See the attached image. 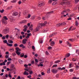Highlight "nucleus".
I'll return each mask as SVG.
<instances>
[{
    "label": "nucleus",
    "instance_id": "nucleus-43",
    "mask_svg": "<svg viewBox=\"0 0 79 79\" xmlns=\"http://www.w3.org/2000/svg\"><path fill=\"white\" fill-rule=\"evenodd\" d=\"M35 17L34 16H33L31 17V19H35Z\"/></svg>",
    "mask_w": 79,
    "mask_h": 79
},
{
    "label": "nucleus",
    "instance_id": "nucleus-33",
    "mask_svg": "<svg viewBox=\"0 0 79 79\" xmlns=\"http://www.w3.org/2000/svg\"><path fill=\"white\" fill-rule=\"evenodd\" d=\"M11 2L14 3H16V0H13V1H11Z\"/></svg>",
    "mask_w": 79,
    "mask_h": 79
},
{
    "label": "nucleus",
    "instance_id": "nucleus-25",
    "mask_svg": "<svg viewBox=\"0 0 79 79\" xmlns=\"http://www.w3.org/2000/svg\"><path fill=\"white\" fill-rule=\"evenodd\" d=\"M32 24H31L29 27L30 29V30H32V27H33Z\"/></svg>",
    "mask_w": 79,
    "mask_h": 79
},
{
    "label": "nucleus",
    "instance_id": "nucleus-7",
    "mask_svg": "<svg viewBox=\"0 0 79 79\" xmlns=\"http://www.w3.org/2000/svg\"><path fill=\"white\" fill-rule=\"evenodd\" d=\"M70 10H66L64 11L63 12H61V14L62 15H64V13H66V12H69Z\"/></svg>",
    "mask_w": 79,
    "mask_h": 79
},
{
    "label": "nucleus",
    "instance_id": "nucleus-27",
    "mask_svg": "<svg viewBox=\"0 0 79 79\" xmlns=\"http://www.w3.org/2000/svg\"><path fill=\"white\" fill-rule=\"evenodd\" d=\"M8 42L9 43H10V44H13V42L11 40H8Z\"/></svg>",
    "mask_w": 79,
    "mask_h": 79
},
{
    "label": "nucleus",
    "instance_id": "nucleus-16",
    "mask_svg": "<svg viewBox=\"0 0 79 79\" xmlns=\"http://www.w3.org/2000/svg\"><path fill=\"white\" fill-rule=\"evenodd\" d=\"M48 18V16L47 15V17H43L42 19L43 20H45V19H47V18Z\"/></svg>",
    "mask_w": 79,
    "mask_h": 79
},
{
    "label": "nucleus",
    "instance_id": "nucleus-29",
    "mask_svg": "<svg viewBox=\"0 0 79 79\" xmlns=\"http://www.w3.org/2000/svg\"><path fill=\"white\" fill-rule=\"evenodd\" d=\"M70 56V54H67L65 56V57L67 58V57H69Z\"/></svg>",
    "mask_w": 79,
    "mask_h": 79
},
{
    "label": "nucleus",
    "instance_id": "nucleus-46",
    "mask_svg": "<svg viewBox=\"0 0 79 79\" xmlns=\"http://www.w3.org/2000/svg\"><path fill=\"white\" fill-rule=\"evenodd\" d=\"M69 40H70L71 42H73V41H74V39H69Z\"/></svg>",
    "mask_w": 79,
    "mask_h": 79
},
{
    "label": "nucleus",
    "instance_id": "nucleus-56",
    "mask_svg": "<svg viewBox=\"0 0 79 79\" xmlns=\"http://www.w3.org/2000/svg\"><path fill=\"white\" fill-rule=\"evenodd\" d=\"M63 41L62 40H60L59 41V44H62Z\"/></svg>",
    "mask_w": 79,
    "mask_h": 79
},
{
    "label": "nucleus",
    "instance_id": "nucleus-21",
    "mask_svg": "<svg viewBox=\"0 0 79 79\" xmlns=\"http://www.w3.org/2000/svg\"><path fill=\"white\" fill-rule=\"evenodd\" d=\"M12 8H13V6H9L7 8V10H11V9H12Z\"/></svg>",
    "mask_w": 79,
    "mask_h": 79
},
{
    "label": "nucleus",
    "instance_id": "nucleus-17",
    "mask_svg": "<svg viewBox=\"0 0 79 79\" xmlns=\"http://www.w3.org/2000/svg\"><path fill=\"white\" fill-rule=\"evenodd\" d=\"M20 57L21 58H23V57H24V54L22 53H21L20 55Z\"/></svg>",
    "mask_w": 79,
    "mask_h": 79
},
{
    "label": "nucleus",
    "instance_id": "nucleus-14",
    "mask_svg": "<svg viewBox=\"0 0 79 79\" xmlns=\"http://www.w3.org/2000/svg\"><path fill=\"white\" fill-rule=\"evenodd\" d=\"M23 74L24 75H26V76H28V75H29V73L27 72L26 71H25L23 73Z\"/></svg>",
    "mask_w": 79,
    "mask_h": 79
},
{
    "label": "nucleus",
    "instance_id": "nucleus-9",
    "mask_svg": "<svg viewBox=\"0 0 79 79\" xmlns=\"http://www.w3.org/2000/svg\"><path fill=\"white\" fill-rule=\"evenodd\" d=\"M25 28L23 29L24 32H26L27 31V25H25L24 27Z\"/></svg>",
    "mask_w": 79,
    "mask_h": 79
},
{
    "label": "nucleus",
    "instance_id": "nucleus-54",
    "mask_svg": "<svg viewBox=\"0 0 79 79\" xmlns=\"http://www.w3.org/2000/svg\"><path fill=\"white\" fill-rule=\"evenodd\" d=\"M2 65H3V66H5V65H6V64H5V62H2Z\"/></svg>",
    "mask_w": 79,
    "mask_h": 79
},
{
    "label": "nucleus",
    "instance_id": "nucleus-51",
    "mask_svg": "<svg viewBox=\"0 0 79 79\" xmlns=\"http://www.w3.org/2000/svg\"><path fill=\"white\" fill-rule=\"evenodd\" d=\"M57 66V64H54L53 65L52 68H55V67H56Z\"/></svg>",
    "mask_w": 79,
    "mask_h": 79
},
{
    "label": "nucleus",
    "instance_id": "nucleus-63",
    "mask_svg": "<svg viewBox=\"0 0 79 79\" xmlns=\"http://www.w3.org/2000/svg\"><path fill=\"white\" fill-rule=\"evenodd\" d=\"M12 55L13 56H15V55H16V54L15 53H14L12 54Z\"/></svg>",
    "mask_w": 79,
    "mask_h": 79
},
{
    "label": "nucleus",
    "instance_id": "nucleus-32",
    "mask_svg": "<svg viewBox=\"0 0 79 79\" xmlns=\"http://www.w3.org/2000/svg\"><path fill=\"white\" fill-rule=\"evenodd\" d=\"M24 70H25V71H26V72H29V69H24Z\"/></svg>",
    "mask_w": 79,
    "mask_h": 79
},
{
    "label": "nucleus",
    "instance_id": "nucleus-60",
    "mask_svg": "<svg viewBox=\"0 0 79 79\" xmlns=\"http://www.w3.org/2000/svg\"><path fill=\"white\" fill-rule=\"evenodd\" d=\"M14 46L15 47H18V44H14Z\"/></svg>",
    "mask_w": 79,
    "mask_h": 79
},
{
    "label": "nucleus",
    "instance_id": "nucleus-34",
    "mask_svg": "<svg viewBox=\"0 0 79 79\" xmlns=\"http://www.w3.org/2000/svg\"><path fill=\"white\" fill-rule=\"evenodd\" d=\"M8 74H6V75H4L3 76V77H6L7 78L8 77Z\"/></svg>",
    "mask_w": 79,
    "mask_h": 79
},
{
    "label": "nucleus",
    "instance_id": "nucleus-11",
    "mask_svg": "<svg viewBox=\"0 0 79 79\" xmlns=\"http://www.w3.org/2000/svg\"><path fill=\"white\" fill-rule=\"evenodd\" d=\"M30 35H31V33H28L27 34V36L26 37V39H29V37H30Z\"/></svg>",
    "mask_w": 79,
    "mask_h": 79
},
{
    "label": "nucleus",
    "instance_id": "nucleus-13",
    "mask_svg": "<svg viewBox=\"0 0 79 79\" xmlns=\"http://www.w3.org/2000/svg\"><path fill=\"white\" fill-rule=\"evenodd\" d=\"M56 35V33H52V34L50 35H49L50 37H52V36H54V35Z\"/></svg>",
    "mask_w": 79,
    "mask_h": 79
},
{
    "label": "nucleus",
    "instance_id": "nucleus-24",
    "mask_svg": "<svg viewBox=\"0 0 79 79\" xmlns=\"http://www.w3.org/2000/svg\"><path fill=\"white\" fill-rule=\"evenodd\" d=\"M53 13V11H52L50 12H48V15H51V14H52Z\"/></svg>",
    "mask_w": 79,
    "mask_h": 79
},
{
    "label": "nucleus",
    "instance_id": "nucleus-61",
    "mask_svg": "<svg viewBox=\"0 0 79 79\" xmlns=\"http://www.w3.org/2000/svg\"><path fill=\"white\" fill-rule=\"evenodd\" d=\"M27 57V56L26 55H25V56H24V58H26Z\"/></svg>",
    "mask_w": 79,
    "mask_h": 79
},
{
    "label": "nucleus",
    "instance_id": "nucleus-55",
    "mask_svg": "<svg viewBox=\"0 0 79 79\" xmlns=\"http://www.w3.org/2000/svg\"><path fill=\"white\" fill-rule=\"evenodd\" d=\"M71 65H72V64H69V68H71Z\"/></svg>",
    "mask_w": 79,
    "mask_h": 79
},
{
    "label": "nucleus",
    "instance_id": "nucleus-40",
    "mask_svg": "<svg viewBox=\"0 0 79 79\" xmlns=\"http://www.w3.org/2000/svg\"><path fill=\"white\" fill-rule=\"evenodd\" d=\"M23 15H26V13H27V11H25L23 12Z\"/></svg>",
    "mask_w": 79,
    "mask_h": 79
},
{
    "label": "nucleus",
    "instance_id": "nucleus-58",
    "mask_svg": "<svg viewBox=\"0 0 79 79\" xmlns=\"http://www.w3.org/2000/svg\"><path fill=\"white\" fill-rule=\"evenodd\" d=\"M11 68H14V65L12 64L11 65Z\"/></svg>",
    "mask_w": 79,
    "mask_h": 79
},
{
    "label": "nucleus",
    "instance_id": "nucleus-53",
    "mask_svg": "<svg viewBox=\"0 0 79 79\" xmlns=\"http://www.w3.org/2000/svg\"><path fill=\"white\" fill-rule=\"evenodd\" d=\"M26 21H22V22H21L22 23H26Z\"/></svg>",
    "mask_w": 79,
    "mask_h": 79
},
{
    "label": "nucleus",
    "instance_id": "nucleus-52",
    "mask_svg": "<svg viewBox=\"0 0 79 79\" xmlns=\"http://www.w3.org/2000/svg\"><path fill=\"white\" fill-rule=\"evenodd\" d=\"M7 60H8V61H11L12 59H11V58H8L7 59Z\"/></svg>",
    "mask_w": 79,
    "mask_h": 79
},
{
    "label": "nucleus",
    "instance_id": "nucleus-18",
    "mask_svg": "<svg viewBox=\"0 0 79 79\" xmlns=\"http://www.w3.org/2000/svg\"><path fill=\"white\" fill-rule=\"evenodd\" d=\"M55 45V42L53 41H52L51 43V46H53Z\"/></svg>",
    "mask_w": 79,
    "mask_h": 79
},
{
    "label": "nucleus",
    "instance_id": "nucleus-41",
    "mask_svg": "<svg viewBox=\"0 0 79 79\" xmlns=\"http://www.w3.org/2000/svg\"><path fill=\"white\" fill-rule=\"evenodd\" d=\"M75 24H76V25L77 26H78V22L77 21H76L75 22Z\"/></svg>",
    "mask_w": 79,
    "mask_h": 79
},
{
    "label": "nucleus",
    "instance_id": "nucleus-8",
    "mask_svg": "<svg viewBox=\"0 0 79 79\" xmlns=\"http://www.w3.org/2000/svg\"><path fill=\"white\" fill-rule=\"evenodd\" d=\"M27 41V39H24L23 40V41L22 42V43L23 44H25L26 43V41Z\"/></svg>",
    "mask_w": 79,
    "mask_h": 79
},
{
    "label": "nucleus",
    "instance_id": "nucleus-2",
    "mask_svg": "<svg viewBox=\"0 0 79 79\" xmlns=\"http://www.w3.org/2000/svg\"><path fill=\"white\" fill-rule=\"evenodd\" d=\"M8 18H7V17L6 16H4L2 19V22L3 24H6L7 23L6 22V20Z\"/></svg>",
    "mask_w": 79,
    "mask_h": 79
},
{
    "label": "nucleus",
    "instance_id": "nucleus-38",
    "mask_svg": "<svg viewBox=\"0 0 79 79\" xmlns=\"http://www.w3.org/2000/svg\"><path fill=\"white\" fill-rule=\"evenodd\" d=\"M73 79H79V77L77 78L76 77H73Z\"/></svg>",
    "mask_w": 79,
    "mask_h": 79
},
{
    "label": "nucleus",
    "instance_id": "nucleus-30",
    "mask_svg": "<svg viewBox=\"0 0 79 79\" xmlns=\"http://www.w3.org/2000/svg\"><path fill=\"white\" fill-rule=\"evenodd\" d=\"M61 26V23H59L57 24V27H59V26Z\"/></svg>",
    "mask_w": 79,
    "mask_h": 79
},
{
    "label": "nucleus",
    "instance_id": "nucleus-45",
    "mask_svg": "<svg viewBox=\"0 0 79 79\" xmlns=\"http://www.w3.org/2000/svg\"><path fill=\"white\" fill-rule=\"evenodd\" d=\"M10 61L6 63L7 66H8V65H9V64H10Z\"/></svg>",
    "mask_w": 79,
    "mask_h": 79
},
{
    "label": "nucleus",
    "instance_id": "nucleus-28",
    "mask_svg": "<svg viewBox=\"0 0 79 79\" xmlns=\"http://www.w3.org/2000/svg\"><path fill=\"white\" fill-rule=\"evenodd\" d=\"M3 42L4 44H7V42H8V41H7L6 40H4L3 41Z\"/></svg>",
    "mask_w": 79,
    "mask_h": 79
},
{
    "label": "nucleus",
    "instance_id": "nucleus-39",
    "mask_svg": "<svg viewBox=\"0 0 79 79\" xmlns=\"http://www.w3.org/2000/svg\"><path fill=\"white\" fill-rule=\"evenodd\" d=\"M56 2H55L52 4V5H56Z\"/></svg>",
    "mask_w": 79,
    "mask_h": 79
},
{
    "label": "nucleus",
    "instance_id": "nucleus-62",
    "mask_svg": "<svg viewBox=\"0 0 79 79\" xmlns=\"http://www.w3.org/2000/svg\"><path fill=\"white\" fill-rule=\"evenodd\" d=\"M37 19H38V20H40V19H41V18L39 17H38V18H37Z\"/></svg>",
    "mask_w": 79,
    "mask_h": 79
},
{
    "label": "nucleus",
    "instance_id": "nucleus-4",
    "mask_svg": "<svg viewBox=\"0 0 79 79\" xmlns=\"http://www.w3.org/2000/svg\"><path fill=\"white\" fill-rule=\"evenodd\" d=\"M60 3V4L61 5H64V4H65V5H70V3H69V2L68 1H67L66 2H62Z\"/></svg>",
    "mask_w": 79,
    "mask_h": 79
},
{
    "label": "nucleus",
    "instance_id": "nucleus-48",
    "mask_svg": "<svg viewBox=\"0 0 79 79\" xmlns=\"http://www.w3.org/2000/svg\"><path fill=\"white\" fill-rule=\"evenodd\" d=\"M8 76H9L10 78H11V74H10V73L9 74Z\"/></svg>",
    "mask_w": 79,
    "mask_h": 79
},
{
    "label": "nucleus",
    "instance_id": "nucleus-10",
    "mask_svg": "<svg viewBox=\"0 0 79 79\" xmlns=\"http://www.w3.org/2000/svg\"><path fill=\"white\" fill-rule=\"evenodd\" d=\"M52 71L53 73H56L57 72V70L54 69H52Z\"/></svg>",
    "mask_w": 79,
    "mask_h": 79
},
{
    "label": "nucleus",
    "instance_id": "nucleus-15",
    "mask_svg": "<svg viewBox=\"0 0 79 79\" xmlns=\"http://www.w3.org/2000/svg\"><path fill=\"white\" fill-rule=\"evenodd\" d=\"M19 62L20 63V64H23V61L21 60H19Z\"/></svg>",
    "mask_w": 79,
    "mask_h": 79
},
{
    "label": "nucleus",
    "instance_id": "nucleus-57",
    "mask_svg": "<svg viewBox=\"0 0 79 79\" xmlns=\"http://www.w3.org/2000/svg\"><path fill=\"white\" fill-rule=\"evenodd\" d=\"M4 12V10L3 9H2V10H1V13H3Z\"/></svg>",
    "mask_w": 79,
    "mask_h": 79
},
{
    "label": "nucleus",
    "instance_id": "nucleus-64",
    "mask_svg": "<svg viewBox=\"0 0 79 79\" xmlns=\"http://www.w3.org/2000/svg\"><path fill=\"white\" fill-rule=\"evenodd\" d=\"M27 16H28V18H30V17L31 16V15L29 14Z\"/></svg>",
    "mask_w": 79,
    "mask_h": 79
},
{
    "label": "nucleus",
    "instance_id": "nucleus-22",
    "mask_svg": "<svg viewBox=\"0 0 79 79\" xmlns=\"http://www.w3.org/2000/svg\"><path fill=\"white\" fill-rule=\"evenodd\" d=\"M66 24L65 22L61 23V26H65Z\"/></svg>",
    "mask_w": 79,
    "mask_h": 79
},
{
    "label": "nucleus",
    "instance_id": "nucleus-49",
    "mask_svg": "<svg viewBox=\"0 0 79 79\" xmlns=\"http://www.w3.org/2000/svg\"><path fill=\"white\" fill-rule=\"evenodd\" d=\"M6 39H7V38H8L9 37V35H6Z\"/></svg>",
    "mask_w": 79,
    "mask_h": 79
},
{
    "label": "nucleus",
    "instance_id": "nucleus-3",
    "mask_svg": "<svg viewBox=\"0 0 79 79\" xmlns=\"http://www.w3.org/2000/svg\"><path fill=\"white\" fill-rule=\"evenodd\" d=\"M15 50L16 51V53L18 55H20L21 54V52H20V51H21V50L18 47H17L15 48Z\"/></svg>",
    "mask_w": 79,
    "mask_h": 79
},
{
    "label": "nucleus",
    "instance_id": "nucleus-20",
    "mask_svg": "<svg viewBox=\"0 0 79 79\" xmlns=\"http://www.w3.org/2000/svg\"><path fill=\"white\" fill-rule=\"evenodd\" d=\"M9 38L10 39H12V40H14V38L13 37V36L11 35H9Z\"/></svg>",
    "mask_w": 79,
    "mask_h": 79
},
{
    "label": "nucleus",
    "instance_id": "nucleus-36",
    "mask_svg": "<svg viewBox=\"0 0 79 79\" xmlns=\"http://www.w3.org/2000/svg\"><path fill=\"white\" fill-rule=\"evenodd\" d=\"M60 61V60H57V61H55V63H59Z\"/></svg>",
    "mask_w": 79,
    "mask_h": 79
},
{
    "label": "nucleus",
    "instance_id": "nucleus-23",
    "mask_svg": "<svg viewBox=\"0 0 79 79\" xmlns=\"http://www.w3.org/2000/svg\"><path fill=\"white\" fill-rule=\"evenodd\" d=\"M7 45H8V46H9L10 47H12L13 46V44H9L8 43H7Z\"/></svg>",
    "mask_w": 79,
    "mask_h": 79
},
{
    "label": "nucleus",
    "instance_id": "nucleus-1",
    "mask_svg": "<svg viewBox=\"0 0 79 79\" xmlns=\"http://www.w3.org/2000/svg\"><path fill=\"white\" fill-rule=\"evenodd\" d=\"M47 24V22H45L44 23H39L37 27L35 29V32H37L39 31L40 28L42 27V26H45Z\"/></svg>",
    "mask_w": 79,
    "mask_h": 79
},
{
    "label": "nucleus",
    "instance_id": "nucleus-42",
    "mask_svg": "<svg viewBox=\"0 0 79 79\" xmlns=\"http://www.w3.org/2000/svg\"><path fill=\"white\" fill-rule=\"evenodd\" d=\"M31 77H32V76H31V75H30L27 76V77L28 78H29V79H30V78H31Z\"/></svg>",
    "mask_w": 79,
    "mask_h": 79
},
{
    "label": "nucleus",
    "instance_id": "nucleus-6",
    "mask_svg": "<svg viewBox=\"0 0 79 79\" xmlns=\"http://www.w3.org/2000/svg\"><path fill=\"white\" fill-rule=\"evenodd\" d=\"M45 5V4L43 2H41L39 3L38 6H42Z\"/></svg>",
    "mask_w": 79,
    "mask_h": 79
},
{
    "label": "nucleus",
    "instance_id": "nucleus-26",
    "mask_svg": "<svg viewBox=\"0 0 79 79\" xmlns=\"http://www.w3.org/2000/svg\"><path fill=\"white\" fill-rule=\"evenodd\" d=\"M48 30V29H47L46 30H43V32H47V31Z\"/></svg>",
    "mask_w": 79,
    "mask_h": 79
},
{
    "label": "nucleus",
    "instance_id": "nucleus-31",
    "mask_svg": "<svg viewBox=\"0 0 79 79\" xmlns=\"http://www.w3.org/2000/svg\"><path fill=\"white\" fill-rule=\"evenodd\" d=\"M47 73H50V69H48L47 71Z\"/></svg>",
    "mask_w": 79,
    "mask_h": 79
},
{
    "label": "nucleus",
    "instance_id": "nucleus-19",
    "mask_svg": "<svg viewBox=\"0 0 79 79\" xmlns=\"http://www.w3.org/2000/svg\"><path fill=\"white\" fill-rule=\"evenodd\" d=\"M29 74H30V75L33 73V72H32V71L31 70H30L29 71Z\"/></svg>",
    "mask_w": 79,
    "mask_h": 79
},
{
    "label": "nucleus",
    "instance_id": "nucleus-50",
    "mask_svg": "<svg viewBox=\"0 0 79 79\" xmlns=\"http://www.w3.org/2000/svg\"><path fill=\"white\" fill-rule=\"evenodd\" d=\"M70 72H73V69H70L69 70Z\"/></svg>",
    "mask_w": 79,
    "mask_h": 79
},
{
    "label": "nucleus",
    "instance_id": "nucleus-37",
    "mask_svg": "<svg viewBox=\"0 0 79 79\" xmlns=\"http://www.w3.org/2000/svg\"><path fill=\"white\" fill-rule=\"evenodd\" d=\"M9 50L10 51H11V52H13V51H14V49L13 48H10L9 49Z\"/></svg>",
    "mask_w": 79,
    "mask_h": 79
},
{
    "label": "nucleus",
    "instance_id": "nucleus-44",
    "mask_svg": "<svg viewBox=\"0 0 79 79\" xmlns=\"http://www.w3.org/2000/svg\"><path fill=\"white\" fill-rule=\"evenodd\" d=\"M52 0H49L48 1V3H52Z\"/></svg>",
    "mask_w": 79,
    "mask_h": 79
},
{
    "label": "nucleus",
    "instance_id": "nucleus-59",
    "mask_svg": "<svg viewBox=\"0 0 79 79\" xmlns=\"http://www.w3.org/2000/svg\"><path fill=\"white\" fill-rule=\"evenodd\" d=\"M8 56H8L6 55V56H5V57L7 59L8 58Z\"/></svg>",
    "mask_w": 79,
    "mask_h": 79
},
{
    "label": "nucleus",
    "instance_id": "nucleus-35",
    "mask_svg": "<svg viewBox=\"0 0 79 79\" xmlns=\"http://www.w3.org/2000/svg\"><path fill=\"white\" fill-rule=\"evenodd\" d=\"M79 49H76V53H79Z\"/></svg>",
    "mask_w": 79,
    "mask_h": 79
},
{
    "label": "nucleus",
    "instance_id": "nucleus-12",
    "mask_svg": "<svg viewBox=\"0 0 79 79\" xmlns=\"http://www.w3.org/2000/svg\"><path fill=\"white\" fill-rule=\"evenodd\" d=\"M18 15V13L16 12H15L13 13V15L15 16H17Z\"/></svg>",
    "mask_w": 79,
    "mask_h": 79
},
{
    "label": "nucleus",
    "instance_id": "nucleus-47",
    "mask_svg": "<svg viewBox=\"0 0 79 79\" xmlns=\"http://www.w3.org/2000/svg\"><path fill=\"white\" fill-rule=\"evenodd\" d=\"M56 78H58V77H59V74H57L56 76Z\"/></svg>",
    "mask_w": 79,
    "mask_h": 79
},
{
    "label": "nucleus",
    "instance_id": "nucleus-5",
    "mask_svg": "<svg viewBox=\"0 0 79 79\" xmlns=\"http://www.w3.org/2000/svg\"><path fill=\"white\" fill-rule=\"evenodd\" d=\"M3 32L4 34H7L9 32V30L8 28L5 29L3 30Z\"/></svg>",
    "mask_w": 79,
    "mask_h": 79
}]
</instances>
